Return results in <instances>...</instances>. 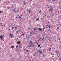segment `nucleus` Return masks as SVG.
<instances>
[{
  "mask_svg": "<svg viewBox=\"0 0 61 61\" xmlns=\"http://www.w3.org/2000/svg\"><path fill=\"white\" fill-rule=\"evenodd\" d=\"M49 11H53V9H52V7L50 9Z\"/></svg>",
  "mask_w": 61,
  "mask_h": 61,
  "instance_id": "20e7f679",
  "label": "nucleus"
},
{
  "mask_svg": "<svg viewBox=\"0 0 61 61\" xmlns=\"http://www.w3.org/2000/svg\"><path fill=\"white\" fill-rule=\"evenodd\" d=\"M20 48H22V47L21 46H20Z\"/></svg>",
  "mask_w": 61,
  "mask_h": 61,
  "instance_id": "aec40b11",
  "label": "nucleus"
},
{
  "mask_svg": "<svg viewBox=\"0 0 61 61\" xmlns=\"http://www.w3.org/2000/svg\"><path fill=\"white\" fill-rule=\"evenodd\" d=\"M54 1H56V0H54Z\"/></svg>",
  "mask_w": 61,
  "mask_h": 61,
  "instance_id": "3c124183",
  "label": "nucleus"
},
{
  "mask_svg": "<svg viewBox=\"0 0 61 61\" xmlns=\"http://www.w3.org/2000/svg\"><path fill=\"white\" fill-rule=\"evenodd\" d=\"M39 20V18H37L36 19V21H37L38 20Z\"/></svg>",
  "mask_w": 61,
  "mask_h": 61,
  "instance_id": "f8f14e48",
  "label": "nucleus"
},
{
  "mask_svg": "<svg viewBox=\"0 0 61 61\" xmlns=\"http://www.w3.org/2000/svg\"><path fill=\"white\" fill-rule=\"evenodd\" d=\"M11 61H13V60H11Z\"/></svg>",
  "mask_w": 61,
  "mask_h": 61,
  "instance_id": "13d9d810",
  "label": "nucleus"
},
{
  "mask_svg": "<svg viewBox=\"0 0 61 61\" xmlns=\"http://www.w3.org/2000/svg\"><path fill=\"white\" fill-rule=\"evenodd\" d=\"M29 45H30V43H29Z\"/></svg>",
  "mask_w": 61,
  "mask_h": 61,
  "instance_id": "4d7b16f0",
  "label": "nucleus"
},
{
  "mask_svg": "<svg viewBox=\"0 0 61 61\" xmlns=\"http://www.w3.org/2000/svg\"><path fill=\"white\" fill-rule=\"evenodd\" d=\"M12 54H11V55H10V56L11 57H12V56H11Z\"/></svg>",
  "mask_w": 61,
  "mask_h": 61,
  "instance_id": "7c9ffc66",
  "label": "nucleus"
},
{
  "mask_svg": "<svg viewBox=\"0 0 61 61\" xmlns=\"http://www.w3.org/2000/svg\"><path fill=\"white\" fill-rule=\"evenodd\" d=\"M12 29H13V27H12Z\"/></svg>",
  "mask_w": 61,
  "mask_h": 61,
  "instance_id": "09e8293b",
  "label": "nucleus"
},
{
  "mask_svg": "<svg viewBox=\"0 0 61 61\" xmlns=\"http://www.w3.org/2000/svg\"><path fill=\"white\" fill-rule=\"evenodd\" d=\"M7 8H8V9H9V8H10V7H8Z\"/></svg>",
  "mask_w": 61,
  "mask_h": 61,
  "instance_id": "c756f323",
  "label": "nucleus"
},
{
  "mask_svg": "<svg viewBox=\"0 0 61 61\" xmlns=\"http://www.w3.org/2000/svg\"><path fill=\"white\" fill-rule=\"evenodd\" d=\"M34 30H36V28H34Z\"/></svg>",
  "mask_w": 61,
  "mask_h": 61,
  "instance_id": "f3484780",
  "label": "nucleus"
},
{
  "mask_svg": "<svg viewBox=\"0 0 61 61\" xmlns=\"http://www.w3.org/2000/svg\"><path fill=\"white\" fill-rule=\"evenodd\" d=\"M0 13H2V11H0Z\"/></svg>",
  "mask_w": 61,
  "mask_h": 61,
  "instance_id": "a19ab883",
  "label": "nucleus"
},
{
  "mask_svg": "<svg viewBox=\"0 0 61 61\" xmlns=\"http://www.w3.org/2000/svg\"><path fill=\"white\" fill-rule=\"evenodd\" d=\"M49 30V31L50 30V29H49V30Z\"/></svg>",
  "mask_w": 61,
  "mask_h": 61,
  "instance_id": "6e6d98bb",
  "label": "nucleus"
},
{
  "mask_svg": "<svg viewBox=\"0 0 61 61\" xmlns=\"http://www.w3.org/2000/svg\"><path fill=\"white\" fill-rule=\"evenodd\" d=\"M18 47V45H17L16 46V48H17Z\"/></svg>",
  "mask_w": 61,
  "mask_h": 61,
  "instance_id": "dca6fc26",
  "label": "nucleus"
},
{
  "mask_svg": "<svg viewBox=\"0 0 61 61\" xmlns=\"http://www.w3.org/2000/svg\"><path fill=\"white\" fill-rule=\"evenodd\" d=\"M39 51L40 52V50H39Z\"/></svg>",
  "mask_w": 61,
  "mask_h": 61,
  "instance_id": "79ce46f5",
  "label": "nucleus"
},
{
  "mask_svg": "<svg viewBox=\"0 0 61 61\" xmlns=\"http://www.w3.org/2000/svg\"><path fill=\"white\" fill-rule=\"evenodd\" d=\"M20 16H22V15H20Z\"/></svg>",
  "mask_w": 61,
  "mask_h": 61,
  "instance_id": "5fc2aeb1",
  "label": "nucleus"
},
{
  "mask_svg": "<svg viewBox=\"0 0 61 61\" xmlns=\"http://www.w3.org/2000/svg\"><path fill=\"white\" fill-rule=\"evenodd\" d=\"M16 32L17 34H18V31H16Z\"/></svg>",
  "mask_w": 61,
  "mask_h": 61,
  "instance_id": "a211bd4d",
  "label": "nucleus"
},
{
  "mask_svg": "<svg viewBox=\"0 0 61 61\" xmlns=\"http://www.w3.org/2000/svg\"><path fill=\"white\" fill-rule=\"evenodd\" d=\"M20 51H21V49H20Z\"/></svg>",
  "mask_w": 61,
  "mask_h": 61,
  "instance_id": "de8ad7c7",
  "label": "nucleus"
},
{
  "mask_svg": "<svg viewBox=\"0 0 61 61\" xmlns=\"http://www.w3.org/2000/svg\"><path fill=\"white\" fill-rule=\"evenodd\" d=\"M17 39H18V38H17Z\"/></svg>",
  "mask_w": 61,
  "mask_h": 61,
  "instance_id": "bf43d9fd",
  "label": "nucleus"
},
{
  "mask_svg": "<svg viewBox=\"0 0 61 61\" xmlns=\"http://www.w3.org/2000/svg\"><path fill=\"white\" fill-rule=\"evenodd\" d=\"M15 27V29L16 28V27Z\"/></svg>",
  "mask_w": 61,
  "mask_h": 61,
  "instance_id": "a18cd8bd",
  "label": "nucleus"
},
{
  "mask_svg": "<svg viewBox=\"0 0 61 61\" xmlns=\"http://www.w3.org/2000/svg\"><path fill=\"white\" fill-rule=\"evenodd\" d=\"M54 0H52V2H54Z\"/></svg>",
  "mask_w": 61,
  "mask_h": 61,
  "instance_id": "37998d69",
  "label": "nucleus"
},
{
  "mask_svg": "<svg viewBox=\"0 0 61 61\" xmlns=\"http://www.w3.org/2000/svg\"><path fill=\"white\" fill-rule=\"evenodd\" d=\"M50 32H51V30H50Z\"/></svg>",
  "mask_w": 61,
  "mask_h": 61,
  "instance_id": "052dcab7",
  "label": "nucleus"
},
{
  "mask_svg": "<svg viewBox=\"0 0 61 61\" xmlns=\"http://www.w3.org/2000/svg\"><path fill=\"white\" fill-rule=\"evenodd\" d=\"M31 46H33L32 45H31V44L29 45H28V47H31Z\"/></svg>",
  "mask_w": 61,
  "mask_h": 61,
  "instance_id": "0eeeda50",
  "label": "nucleus"
},
{
  "mask_svg": "<svg viewBox=\"0 0 61 61\" xmlns=\"http://www.w3.org/2000/svg\"><path fill=\"white\" fill-rule=\"evenodd\" d=\"M51 55H53V54H52V53H51Z\"/></svg>",
  "mask_w": 61,
  "mask_h": 61,
  "instance_id": "c03bdc74",
  "label": "nucleus"
},
{
  "mask_svg": "<svg viewBox=\"0 0 61 61\" xmlns=\"http://www.w3.org/2000/svg\"><path fill=\"white\" fill-rule=\"evenodd\" d=\"M26 38H27L28 39H29V36H27V34L26 35Z\"/></svg>",
  "mask_w": 61,
  "mask_h": 61,
  "instance_id": "39448f33",
  "label": "nucleus"
},
{
  "mask_svg": "<svg viewBox=\"0 0 61 61\" xmlns=\"http://www.w3.org/2000/svg\"><path fill=\"white\" fill-rule=\"evenodd\" d=\"M9 37L10 38H12V37H14V35L13 34H11V33H10V34H9Z\"/></svg>",
  "mask_w": 61,
  "mask_h": 61,
  "instance_id": "f257e3e1",
  "label": "nucleus"
},
{
  "mask_svg": "<svg viewBox=\"0 0 61 61\" xmlns=\"http://www.w3.org/2000/svg\"><path fill=\"white\" fill-rule=\"evenodd\" d=\"M32 32H33V31H32V32H30V35H32Z\"/></svg>",
  "mask_w": 61,
  "mask_h": 61,
  "instance_id": "6e6552de",
  "label": "nucleus"
},
{
  "mask_svg": "<svg viewBox=\"0 0 61 61\" xmlns=\"http://www.w3.org/2000/svg\"><path fill=\"white\" fill-rule=\"evenodd\" d=\"M54 59H53V61H54Z\"/></svg>",
  "mask_w": 61,
  "mask_h": 61,
  "instance_id": "0e129e2a",
  "label": "nucleus"
},
{
  "mask_svg": "<svg viewBox=\"0 0 61 61\" xmlns=\"http://www.w3.org/2000/svg\"><path fill=\"white\" fill-rule=\"evenodd\" d=\"M58 39L59 40H60V38H59Z\"/></svg>",
  "mask_w": 61,
  "mask_h": 61,
  "instance_id": "864d4df0",
  "label": "nucleus"
},
{
  "mask_svg": "<svg viewBox=\"0 0 61 61\" xmlns=\"http://www.w3.org/2000/svg\"><path fill=\"white\" fill-rule=\"evenodd\" d=\"M26 10H27V11H28V9H26Z\"/></svg>",
  "mask_w": 61,
  "mask_h": 61,
  "instance_id": "e433bc0d",
  "label": "nucleus"
},
{
  "mask_svg": "<svg viewBox=\"0 0 61 61\" xmlns=\"http://www.w3.org/2000/svg\"><path fill=\"white\" fill-rule=\"evenodd\" d=\"M49 49V51H50V50H51V48H50V49Z\"/></svg>",
  "mask_w": 61,
  "mask_h": 61,
  "instance_id": "ddd939ff",
  "label": "nucleus"
},
{
  "mask_svg": "<svg viewBox=\"0 0 61 61\" xmlns=\"http://www.w3.org/2000/svg\"><path fill=\"white\" fill-rule=\"evenodd\" d=\"M40 11H39V13H41V10H40Z\"/></svg>",
  "mask_w": 61,
  "mask_h": 61,
  "instance_id": "6ab92c4d",
  "label": "nucleus"
},
{
  "mask_svg": "<svg viewBox=\"0 0 61 61\" xmlns=\"http://www.w3.org/2000/svg\"><path fill=\"white\" fill-rule=\"evenodd\" d=\"M4 37V35H2V36H0V38L1 39H2L3 37Z\"/></svg>",
  "mask_w": 61,
  "mask_h": 61,
  "instance_id": "7ed1b4c3",
  "label": "nucleus"
},
{
  "mask_svg": "<svg viewBox=\"0 0 61 61\" xmlns=\"http://www.w3.org/2000/svg\"><path fill=\"white\" fill-rule=\"evenodd\" d=\"M52 57H54V56H52Z\"/></svg>",
  "mask_w": 61,
  "mask_h": 61,
  "instance_id": "58836bf2",
  "label": "nucleus"
},
{
  "mask_svg": "<svg viewBox=\"0 0 61 61\" xmlns=\"http://www.w3.org/2000/svg\"><path fill=\"white\" fill-rule=\"evenodd\" d=\"M11 27V26H10H10H9V27Z\"/></svg>",
  "mask_w": 61,
  "mask_h": 61,
  "instance_id": "603ef678",
  "label": "nucleus"
},
{
  "mask_svg": "<svg viewBox=\"0 0 61 61\" xmlns=\"http://www.w3.org/2000/svg\"><path fill=\"white\" fill-rule=\"evenodd\" d=\"M22 36H24V34H22Z\"/></svg>",
  "mask_w": 61,
  "mask_h": 61,
  "instance_id": "c9c22d12",
  "label": "nucleus"
},
{
  "mask_svg": "<svg viewBox=\"0 0 61 61\" xmlns=\"http://www.w3.org/2000/svg\"><path fill=\"white\" fill-rule=\"evenodd\" d=\"M59 56H57V59H58V57H59Z\"/></svg>",
  "mask_w": 61,
  "mask_h": 61,
  "instance_id": "412c9836",
  "label": "nucleus"
},
{
  "mask_svg": "<svg viewBox=\"0 0 61 61\" xmlns=\"http://www.w3.org/2000/svg\"><path fill=\"white\" fill-rule=\"evenodd\" d=\"M59 25H61L60 24V23L59 22Z\"/></svg>",
  "mask_w": 61,
  "mask_h": 61,
  "instance_id": "a878e982",
  "label": "nucleus"
},
{
  "mask_svg": "<svg viewBox=\"0 0 61 61\" xmlns=\"http://www.w3.org/2000/svg\"><path fill=\"white\" fill-rule=\"evenodd\" d=\"M2 23H0V25H2Z\"/></svg>",
  "mask_w": 61,
  "mask_h": 61,
  "instance_id": "c85d7f7f",
  "label": "nucleus"
},
{
  "mask_svg": "<svg viewBox=\"0 0 61 61\" xmlns=\"http://www.w3.org/2000/svg\"><path fill=\"white\" fill-rule=\"evenodd\" d=\"M5 25H2V26H5Z\"/></svg>",
  "mask_w": 61,
  "mask_h": 61,
  "instance_id": "4c0bfd02",
  "label": "nucleus"
},
{
  "mask_svg": "<svg viewBox=\"0 0 61 61\" xmlns=\"http://www.w3.org/2000/svg\"><path fill=\"white\" fill-rule=\"evenodd\" d=\"M21 29H20V30H19V31H21Z\"/></svg>",
  "mask_w": 61,
  "mask_h": 61,
  "instance_id": "cd10ccee",
  "label": "nucleus"
},
{
  "mask_svg": "<svg viewBox=\"0 0 61 61\" xmlns=\"http://www.w3.org/2000/svg\"><path fill=\"white\" fill-rule=\"evenodd\" d=\"M19 51V50L18 49L17 50V52H18Z\"/></svg>",
  "mask_w": 61,
  "mask_h": 61,
  "instance_id": "bb28decb",
  "label": "nucleus"
},
{
  "mask_svg": "<svg viewBox=\"0 0 61 61\" xmlns=\"http://www.w3.org/2000/svg\"><path fill=\"white\" fill-rule=\"evenodd\" d=\"M10 30V29H9V30Z\"/></svg>",
  "mask_w": 61,
  "mask_h": 61,
  "instance_id": "774afa93",
  "label": "nucleus"
},
{
  "mask_svg": "<svg viewBox=\"0 0 61 61\" xmlns=\"http://www.w3.org/2000/svg\"><path fill=\"white\" fill-rule=\"evenodd\" d=\"M11 48L12 49V48H14V46H12L11 47Z\"/></svg>",
  "mask_w": 61,
  "mask_h": 61,
  "instance_id": "9d476101",
  "label": "nucleus"
},
{
  "mask_svg": "<svg viewBox=\"0 0 61 61\" xmlns=\"http://www.w3.org/2000/svg\"><path fill=\"white\" fill-rule=\"evenodd\" d=\"M17 42L18 44H20V41H17Z\"/></svg>",
  "mask_w": 61,
  "mask_h": 61,
  "instance_id": "423d86ee",
  "label": "nucleus"
},
{
  "mask_svg": "<svg viewBox=\"0 0 61 61\" xmlns=\"http://www.w3.org/2000/svg\"><path fill=\"white\" fill-rule=\"evenodd\" d=\"M55 20H56V19H55Z\"/></svg>",
  "mask_w": 61,
  "mask_h": 61,
  "instance_id": "69168bd1",
  "label": "nucleus"
},
{
  "mask_svg": "<svg viewBox=\"0 0 61 61\" xmlns=\"http://www.w3.org/2000/svg\"><path fill=\"white\" fill-rule=\"evenodd\" d=\"M47 25L48 26V27H49V28H51V26H49V25Z\"/></svg>",
  "mask_w": 61,
  "mask_h": 61,
  "instance_id": "1a4fd4ad",
  "label": "nucleus"
},
{
  "mask_svg": "<svg viewBox=\"0 0 61 61\" xmlns=\"http://www.w3.org/2000/svg\"><path fill=\"white\" fill-rule=\"evenodd\" d=\"M40 53H41V54H42V51H40Z\"/></svg>",
  "mask_w": 61,
  "mask_h": 61,
  "instance_id": "2eb2a0df",
  "label": "nucleus"
},
{
  "mask_svg": "<svg viewBox=\"0 0 61 61\" xmlns=\"http://www.w3.org/2000/svg\"><path fill=\"white\" fill-rule=\"evenodd\" d=\"M15 10V9H13L12 10L13 11H14V10Z\"/></svg>",
  "mask_w": 61,
  "mask_h": 61,
  "instance_id": "473e14b6",
  "label": "nucleus"
},
{
  "mask_svg": "<svg viewBox=\"0 0 61 61\" xmlns=\"http://www.w3.org/2000/svg\"><path fill=\"white\" fill-rule=\"evenodd\" d=\"M29 29H30V28H28Z\"/></svg>",
  "mask_w": 61,
  "mask_h": 61,
  "instance_id": "338daca9",
  "label": "nucleus"
},
{
  "mask_svg": "<svg viewBox=\"0 0 61 61\" xmlns=\"http://www.w3.org/2000/svg\"><path fill=\"white\" fill-rule=\"evenodd\" d=\"M55 53H56V52H57V51H55Z\"/></svg>",
  "mask_w": 61,
  "mask_h": 61,
  "instance_id": "b1692460",
  "label": "nucleus"
},
{
  "mask_svg": "<svg viewBox=\"0 0 61 61\" xmlns=\"http://www.w3.org/2000/svg\"><path fill=\"white\" fill-rule=\"evenodd\" d=\"M25 49H24L23 50H24V51H25Z\"/></svg>",
  "mask_w": 61,
  "mask_h": 61,
  "instance_id": "ea45409f",
  "label": "nucleus"
},
{
  "mask_svg": "<svg viewBox=\"0 0 61 61\" xmlns=\"http://www.w3.org/2000/svg\"><path fill=\"white\" fill-rule=\"evenodd\" d=\"M19 17L20 18H21V17H20V16H19Z\"/></svg>",
  "mask_w": 61,
  "mask_h": 61,
  "instance_id": "72a5a7b5",
  "label": "nucleus"
},
{
  "mask_svg": "<svg viewBox=\"0 0 61 61\" xmlns=\"http://www.w3.org/2000/svg\"><path fill=\"white\" fill-rule=\"evenodd\" d=\"M45 28L44 26H43V30H42V29H41V28H38V29L39 30H40V31H42V30H43V31H44V29H45Z\"/></svg>",
  "mask_w": 61,
  "mask_h": 61,
  "instance_id": "f03ea898",
  "label": "nucleus"
},
{
  "mask_svg": "<svg viewBox=\"0 0 61 61\" xmlns=\"http://www.w3.org/2000/svg\"><path fill=\"white\" fill-rule=\"evenodd\" d=\"M31 45H32L33 46H34V44H33V43L31 42Z\"/></svg>",
  "mask_w": 61,
  "mask_h": 61,
  "instance_id": "9b49d317",
  "label": "nucleus"
},
{
  "mask_svg": "<svg viewBox=\"0 0 61 61\" xmlns=\"http://www.w3.org/2000/svg\"><path fill=\"white\" fill-rule=\"evenodd\" d=\"M26 51H28V50H26Z\"/></svg>",
  "mask_w": 61,
  "mask_h": 61,
  "instance_id": "49530a36",
  "label": "nucleus"
},
{
  "mask_svg": "<svg viewBox=\"0 0 61 61\" xmlns=\"http://www.w3.org/2000/svg\"><path fill=\"white\" fill-rule=\"evenodd\" d=\"M31 11L30 10L29 11V13H30V11Z\"/></svg>",
  "mask_w": 61,
  "mask_h": 61,
  "instance_id": "f704fd0d",
  "label": "nucleus"
},
{
  "mask_svg": "<svg viewBox=\"0 0 61 61\" xmlns=\"http://www.w3.org/2000/svg\"><path fill=\"white\" fill-rule=\"evenodd\" d=\"M14 11H15V12H16V11H15V10H14Z\"/></svg>",
  "mask_w": 61,
  "mask_h": 61,
  "instance_id": "8fccbe9b",
  "label": "nucleus"
},
{
  "mask_svg": "<svg viewBox=\"0 0 61 61\" xmlns=\"http://www.w3.org/2000/svg\"><path fill=\"white\" fill-rule=\"evenodd\" d=\"M38 47H40V45L38 44Z\"/></svg>",
  "mask_w": 61,
  "mask_h": 61,
  "instance_id": "4468645a",
  "label": "nucleus"
},
{
  "mask_svg": "<svg viewBox=\"0 0 61 61\" xmlns=\"http://www.w3.org/2000/svg\"><path fill=\"white\" fill-rule=\"evenodd\" d=\"M31 42V41H30V43H32Z\"/></svg>",
  "mask_w": 61,
  "mask_h": 61,
  "instance_id": "2f4dec72",
  "label": "nucleus"
},
{
  "mask_svg": "<svg viewBox=\"0 0 61 61\" xmlns=\"http://www.w3.org/2000/svg\"><path fill=\"white\" fill-rule=\"evenodd\" d=\"M57 29H59V26H58L57 28Z\"/></svg>",
  "mask_w": 61,
  "mask_h": 61,
  "instance_id": "393cba45",
  "label": "nucleus"
},
{
  "mask_svg": "<svg viewBox=\"0 0 61 61\" xmlns=\"http://www.w3.org/2000/svg\"><path fill=\"white\" fill-rule=\"evenodd\" d=\"M33 56H36V55L34 54L33 55Z\"/></svg>",
  "mask_w": 61,
  "mask_h": 61,
  "instance_id": "4be33fe9",
  "label": "nucleus"
},
{
  "mask_svg": "<svg viewBox=\"0 0 61 61\" xmlns=\"http://www.w3.org/2000/svg\"><path fill=\"white\" fill-rule=\"evenodd\" d=\"M31 9H30V11H31Z\"/></svg>",
  "mask_w": 61,
  "mask_h": 61,
  "instance_id": "680f3d73",
  "label": "nucleus"
},
{
  "mask_svg": "<svg viewBox=\"0 0 61 61\" xmlns=\"http://www.w3.org/2000/svg\"><path fill=\"white\" fill-rule=\"evenodd\" d=\"M16 24V23H15L14 24V25H15Z\"/></svg>",
  "mask_w": 61,
  "mask_h": 61,
  "instance_id": "5701e85b",
  "label": "nucleus"
},
{
  "mask_svg": "<svg viewBox=\"0 0 61 61\" xmlns=\"http://www.w3.org/2000/svg\"><path fill=\"white\" fill-rule=\"evenodd\" d=\"M3 41H4V39L3 40Z\"/></svg>",
  "mask_w": 61,
  "mask_h": 61,
  "instance_id": "e2e57ef3",
  "label": "nucleus"
}]
</instances>
